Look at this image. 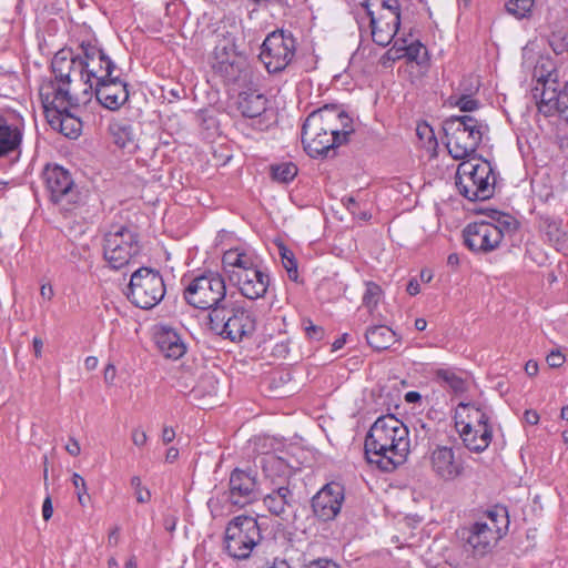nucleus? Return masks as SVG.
<instances>
[{"label":"nucleus","mask_w":568,"mask_h":568,"mask_svg":"<svg viewBox=\"0 0 568 568\" xmlns=\"http://www.w3.org/2000/svg\"><path fill=\"white\" fill-rule=\"evenodd\" d=\"M354 133L353 119L336 104H325L311 112L302 126V143L312 158L327 152L348 141Z\"/></svg>","instance_id":"obj_1"},{"label":"nucleus","mask_w":568,"mask_h":568,"mask_svg":"<svg viewBox=\"0 0 568 568\" xmlns=\"http://www.w3.org/2000/svg\"><path fill=\"white\" fill-rule=\"evenodd\" d=\"M364 448L368 463L384 471H393L409 454V430L393 414L383 415L371 426Z\"/></svg>","instance_id":"obj_2"},{"label":"nucleus","mask_w":568,"mask_h":568,"mask_svg":"<svg viewBox=\"0 0 568 568\" xmlns=\"http://www.w3.org/2000/svg\"><path fill=\"white\" fill-rule=\"evenodd\" d=\"M211 68L225 85L246 87L253 82L254 69L236 47V37L226 30L216 31Z\"/></svg>","instance_id":"obj_3"},{"label":"nucleus","mask_w":568,"mask_h":568,"mask_svg":"<svg viewBox=\"0 0 568 568\" xmlns=\"http://www.w3.org/2000/svg\"><path fill=\"white\" fill-rule=\"evenodd\" d=\"M443 130L448 153L455 160H464L477 151L487 124L473 115H452L444 120Z\"/></svg>","instance_id":"obj_4"},{"label":"nucleus","mask_w":568,"mask_h":568,"mask_svg":"<svg viewBox=\"0 0 568 568\" xmlns=\"http://www.w3.org/2000/svg\"><path fill=\"white\" fill-rule=\"evenodd\" d=\"M455 179L459 193L469 201H486L494 196L496 178L486 160L464 159L457 166Z\"/></svg>","instance_id":"obj_5"},{"label":"nucleus","mask_w":568,"mask_h":568,"mask_svg":"<svg viewBox=\"0 0 568 568\" xmlns=\"http://www.w3.org/2000/svg\"><path fill=\"white\" fill-rule=\"evenodd\" d=\"M509 525L508 513L504 507H494L475 521L468 529L467 545L474 556L484 557L490 552L506 535Z\"/></svg>","instance_id":"obj_6"},{"label":"nucleus","mask_w":568,"mask_h":568,"mask_svg":"<svg viewBox=\"0 0 568 568\" xmlns=\"http://www.w3.org/2000/svg\"><path fill=\"white\" fill-rule=\"evenodd\" d=\"M262 540L261 528L255 517L239 515L225 527L223 550L235 560H246Z\"/></svg>","instance_id":"obj_7"},{"label":"nucleus","mask_w":568,"mask_h":568,"mask_svg":"<svg viewBox=\"0 0 568 568\" xmlns=\"http://www.w3.org/2000/svg\"><path fill=\"white\" fill-rule=\"evenodd\" d=\"M78 77L84 85L85 99H91L92 87L119 71L104 50L92 42L82 41L78 47Z\"/></svg>","instance_id":"obj_8"},{"label":"nucleus","mask_w":568,"mask_h":568,"mask_svg":"<svg viewBox=\"0 0 568 568\" xmlns=\"http://www.w3.org/2000/svg\"><path fill=\"white\" fill-rule=\"evenodd\" d=\"M209 327L223 338L239 343L253 335L256 320L253 313L244 307L233 306L227 310L222 306L209 313Z\"/></svg>","instance_id":"obj_9"},{"label":"nucleus","mask_w":568,"mask_h":568,"mask_svg":"<svg viewBox=\"0 0 568 568\" xmlns=\"http://www.w3.org/2000/svg\"><path fill=\"white\" fill-rule=\"evenodd\" d=\"M226 285L219 273L209 272L192 278L183 290L185 302L194 308L212 311L221 308L225 300Z\"/></svg>","instance_id":"obj_10"},{"label":"nucleus","mask_w":568,"mask_h":568,"mask_svg":"<svg viewBox=\"0 0 568 568\" xmlns=\"http://www.w3.org/2000/svg\"><path fill=\"white\" fill-rule=\"evenodd\" d=\"M164 295L165 284L158 270L142 266L132 273L126 296L136 307L150 310L158 305Z\"/></svg>","instance_id":"obj_11"},{"label":"nucleus","mask_w":568,"mask_h":568,"mask_svg":"<svg viewBox=\"0 0 568 568\" xmlns=\"http://www.w3.org/2000/svg\"><path fill=\"white\" fill-rule=\"evenodd\" d=\"M140 236L131 226H112L104 235L103 255L114 270L128 265L134 256L140 254Z\"/></svg>","instance_id":"obj_12"},{"label":"nucleus","mask_w":568,"mask_h":568,"mask_svg":"<svg viewBox=\"0 0 568 568\" xmlns=\"http://www.w3.org/2000/svg\"><path fill=\"white\" fill-rule=\"evenodd\" d=\"M296 41L291 33L274 31L270 33L260 52V60L270 73L285 70L295 57Z\"/></svg>","instance_id":"obj_13"},{"label":"nucleus","mask_w":568,"mask_h":568,"mask_svg":"<svg viewBox=\"0 0 568 568\" xmlns=\"http://www.w3.org/2000/svg\"><path fill=\"white\" fill-rule=\"evenodd\" d=\"M43 179L50 200L64 210L79 203L81 196L71 173L60 165H47Z\"/></svg>","instance_id":"obj_14"},{"label":"nucleus","mask_w":568,"mask_h":568,"mask_svg":"<svg viewBox=\"0 0 568 568\" xmlns=\"http://www.w3.org/2000/svg\"><path fill=\"white\" fill-rule=\"evenodd\" d=\"M39 95L45 114L57 110L77 109L90 101L84 94L80 97L72 84L54 79L42 81Z\"/></svg>","instance_id":"obj_15"},{"label":"nucleus","mask_w":568,"mask_h":568,"mask_svg":"<svg viewBox=\"0 0 568 568\" xmlns=\"http://www.w3.org/2000/svg\"><path fill=\"white\" fill-rule=\"evenodd\" d=\"M534 98L540 99L538 110L545 116L559 113L568 122V82L560 85L557 79L549 73L541 82V88H535Z\"/></svg>","instance_id":"obj_16"},{"label":"nucleus","mask_w":568,"mask_h":568,"mask_svg":"<svg viewBox=\"0 0 568 568\" xmlns=\"http://www.w3.org/2000/svg\"><path fill=\"white\" fill-rule=\"evenodd\" d=\"M344 501V486L336 481L324 485L312 498L314 516L322 521L336 518Z\"/></svg>","instance_id":"obj_17"},{"label":"nucleus","mask_w":568,"mask_h":568,"mask_svg":"<svg viewBox=\"0 0 568 568\" xmlns=\"http://www.w3.org/2000/svg\"><path fill=\"white\" fill-rule=\"evenodd\" d=\"M464 243L473 252L488 253L501 243V233L493 223L479 221L468 224L464 232Z\"/></svg>","instance_id":"obj_18"},{"label":"nucleus","mask_w":568,"mask_h":568,"mask_svg":"<svg viewBox=\"0 0 568 568\" xmlns=\"http://www.w3.org/2000/svg\"><path fill=\"white\" fill-rule=\"evenodd\" d=\"M429 463L435 477L445 483L458 479L465 471L464 460L455 456L452 447L436 446L430 452Z\"/></svg>","instance_id":"obj_19"},{"label":"nucleus","mask_w":568,"mask_h":568,"mask_svg":"<svg viewBox=\"0 0 568 568\" xmlns=\"http://www.w3.org/2000/svg\"><path fill=\"white\" fill-rule=\"evenodd\" d=\"M262 264L263 260L250 247H232L226 250L222 256V270L229 282Z\"/></svg>","instance_id":"obj_20"},{"label":"nucleus","mask_w":568,"mask_h":568,"mask_svg":"<svg viewBox=\"0 0 568 568\" xmlns=\"http://www.w3.org/2000/svg\"><path fill=\"white\" fill-rule=\"evenodd\" d=\"M93 93L97 100L111 111L119 110L129 100L128 83L121 79L120 74L114 73L105 80L93 84Z\"/></svg>","instance_id":"obj_21"},{"label":"nucleus","mask_w":568,"mask_h":568,"mask_svg":"<svg viewBox=\"0 0 568 568\" xmlns=\"http://www.w3.org/2000/svg\"><path fill=\"white\" fill-rule=\"evenodd\" d=\"M271 277L266 267L262 265L253 268L230 282L239 293L251 301L265 296L270 286Z\"/></svg>","instance_id":"obj_22"},{"label":"nucleus","mask_w":568,"mask_h":568,"mask_svg":"<svg viewBox=\"0 0 568 568\" xmlns=\"http://www.w3.org/2000/svg\"><path fill=\"white\" fill-rule=\"evenodd\" d=\"M256 478L252 473L235 468L229 480V500L232 505L244 507L255 499Z\"/></svg>","instance_id":"obj_23"},{"label":"nucleus","mask_w":568,"mask_h":568,"mask_svg":"<svg viewBox=\"0 0 568 568\" xmlns=\"http://www.w3.org/2000/svg\"><path fill=\"white\" fill-rule=\"evenodd\" d=\"M372 38L379 47H387L395 38L400 27V13L371 12Z\"/></svg>","instance_id":"obj_24"},{"label":"nucleus","mask_w":568,"mask_h":568,"mask_svg":"<svg viewBox=\"0 0 568 568\" xmlns=\"http://www.w3.org/2000/svg\"><path fill=\"white\" fill-rule=\"evenodd\" d=\"M261 467L264 477L262 483L264 488L292 484L291 467L282 457L266 454L261 457Z\"/></svg>","instance_id":"obj_25"},{"label":"nucleus","mask_w":568,"mask_h":568,"mask_svg":"<svg viewBox=\"0 0 568 568\" xmlns=\"http://www.w3.org/2000/svg\"><path fill=\"white\" fill-rule=\"evenodd\" d=\"M263 496V505L273 516L285 518L287 509L295 505L291 485L267 487Z\"/></svg>","instance_id":"obj_26"},{"label":"nucleus","mask_w":568,"mask_h":568,"mask_svg":"<svg viewBox=\"0 0 568 568\" xmlns=\"http://www.w3.org/2000/svg\"><path fill=\"white\" fill-rule=\"evenodd\" d=\"M51 72L54 80L73 85V78L78 77V51L61 49L52 58Z\"/></svg>","instance_id":"obj_27"},{"label":"nucleus","mask_w":568,"mask_h":568,"mask_svg":"<svg viewBox=\"0 0 568 568\" xmlns=\"http://www.w3.org/2000/svg\"><path fill=\"white\" fill-rule=\"evenodd\" d=\"M237 110L244 118L257 119L263 124V116L268 108V100L256 90L243 91L237 98Z\"/></svg>","instance_id":"obj_28"},{"label":"nucleus","mask_w":568,"mask_h":568,"mask_svg":"<svg viewBox=\"0 0 568 568\" xmlns=\"http://www.w3.org/2000/svg\"><path fill=\"white\" fill-rule=\"evenodd\" d=\"M73 110H57L45 114L50 126L70 139H77L82 129V122L74 114Z\"/></svg>","instance_id":"obj_29"},{"label":"nucleus","mask_w":568,"mask_h":568,"mask_svg":"<svg viewBox=\"0 0 568 568\" xmlns=\"http://www.w3.org/2000/svg\"><path fill=\"white\" fill-rule=\"evenodd\" d=\"M463 443L467 449L474 453H483L486 450L493 439L491 427H470L465 424L457 429Z\"/></svg>","instance_id":"obj_30"},{"label":"nucleus","mask_w":568,"mask_h":568,"mask_svg":"<svg viewBox=\"0 0 568 568\" xmlns=\"http://www.w3.org/2000/svg\"><path fill=\"white\" fill-rule=\"evenodd\" d=\"M155 343L166 358L179 359L186 352V346L181 336L169 327H161L155 333Z\"/></svg>","instance_id":"obj_31"},{"label":"nucleus","mask_w":568,"mask_h":568,"mask_svg":"<svg viewBox=\"0 0 568 568\" xmlns=\"http://www.w3.org/2000/svg\"><path fill=\"white\" fill-rule=\"evenodd\" d=\"M456 429L469 424L470 427H491L489 416L474 403H459L454 414Z\"/></svg>","instance_id":"obj_32"},{"label":"nucleus","mask_w":568,"mask_h":568,"mask_svg":"<svg viewBox=\"0 0 568 568\" xmlns=\"http://www.w3.org/2000/svg\"><path fill=\"white\" fill-rule=\"evenodd\" d=\"M538 227L546 240L557 250L568 245V234L562 229V220L550 215H539Z\"/></svg>","instance_id":"obj_33"},{"label":"nucleus","mask_w":568,"mask_h":568,"mask_svg":"<svg viewBox=\"0 0 568 568\" xmlns=\"http://www.w3.org/2000/svg\"><path fill=\"white\" fill-rule=\"evenodd\" d=\"M387 55L392 60L406 57L409 61L423 64L426 60L427 50L419 41L407 45L406 39L398 38L395 40L394 45L387 51Z\"/></svg>","instance_id":"obj_34"},{"label":"nucleus","mask_w":568,"mask_h":568,"mask_svg":"<svg viewBox=\"0 0 568 568\" xmlns=\"http://www.w3.org/2000/svg\"><path fill=\"white\" fill-rule=\"evenodd\" d=\"M432 374L435 382L456 395L467 390V381L455 368H436Z\"/></svg>","instance_id":"obj_35"},{"label":"nucleus","mask_w":568,"mask_h":568,"mask_svg":"<svg viewBox=\"0 0 568 568\" xmlns=\"http://www.w3.org/2000/svg\"><path fill=\"white\" fill-rule=\"evenodd\" d=\"M365 337L367 344L377 352L388 349L397 341L396 333L386 325L368 327Z\"/></svg>","instance_id":"obj_36"},{"label":"nucleus","mask_w":568,"mask_h":568,"mask_svg":"<svg viewBox=\"0 0 568 568\" xmlns=\"http://www.w3.org/2000/svg\"><path fill=\"white\" fill-rule=\"evenodd\" d=\"M109 132L112 141L121 149H128L130 152L135 149V139L131 124L125 121H114L109 125Z\"/></svg>","instance_id":"obj_37"},{"label":"nucleus","mask_w":568,"mask_h":568,"mask_svg":"<svg viewBox=\"0 0 568 568\" xmlns=\"http://www.w3.org/2000/svg\"><path fill=\"white\" fill-rule=\"evenodd\" d=\"M21 138V131L0 116V158L14 151L20 145Z\"/></svg>","instance_id":"obj_38"},{"label":"nucleus","mask_w":568,"mask_h":568,"mask_svg":"<svg viewBox=\"0 0 568 568\" xmlns=\"http://www.w3.org/2000/svg\"><path fill=\"white\" fill-rule=\"evenodd\" d=\"M548 42L556 54L568 51V27L558 24L551 26Z\"/></svg>","instance_id":"obj_39"},{"label":"nucleus","mask_w":568,"mask_h":568,"mask_svg":"<svg viewBox=\"0 0 568 568\" xmlns=\"http://www.w3.org/2000/svg\"><path fill=\"white\" fill-rule=\"evenodd\" d=\"M273 180L281 183L291 182L297 174V166L292 162H285L271 166Z\"/></svg>","instance_id":"obj_40"},{"label":"nucleus","mask_w":568,"mask_h":568,"mask_svg":"<svg viewBox=\"0 0 568 568\" xmlns=\"http://www.w3.org/2000/svg\"><path fill=\"white\" fill-rule=\"evenodd\" d=\"M364 7L367 13L388 12L400 13L399 0H365Z\"/></svg>","instance_id":"obj_41"},{"label":"nucleus","mask_w":568,"mask_h":568,"mask_svg":"<svg viewBox=\"0 0 568 568\" xmlns=\"http://www.w3.org/2000/svg\"><path fill=\"white\" fill-rule=\"evenodd\" d=\"M532 7L534 0H508L506 2L507 12L517 19L529 17Z\"/></svg>","instance_id":"obj_42"},{"label":"nucleus","mask_w":568,"mask_h":568,"mask_svg":"<svg viewBox=\"0 0 568 568\" xmlns=\"http://www.w3.org/2000/svg\"><path fill=\"white\" fill-rule=\"evenodd\" d=\"M450 105L457 106L463 112H473L479 109L480 102L471 97L470 93H463L459 97L450 95L448 99Z\"/></svg>","instance_id":"obj_43"},{"label":"nucleus","mask_w":568,"mask_h":568,"mask_svg":"<svg viewBox=\"0 0 568 568\" xmlns=\"http://www.w3.org/2000/svg\"><path fill=\"white\" fill-rule=\"evenodd\" d=\"M365 286L366 290L363 295V305L366 306L369 312H373L381 300L383 291L381 286L374 282H366Z\"/></svg>","instance_id":"obj_44"},{"label":"nucleus","mask_w":568,"mask_h":568,"mask_svg":"<svg viewBox=\"0 0 568 568\" xmlns=\"http://www.w3.org/2000/svg\"><path fill=\"white\" fill-rule=\"evenodd\" d=\"M281 257H282V264L287 272L288 278L293 282H297V280H298L297 262H296L292 251L287 250L284 246L281 247Z\"/></svg>","instance_id":"obj_45"},{"label":"nucleus","mask_w":568,"mask_h":568,"mask_svg":"<svg viewBox=\"0 0 568 568\" xmlns=\"http://www.w3.org/2000/svg\"><path fill=\"white\" fill-rule=\"evenodd\" d=\"M493 226L498 229L501 233V239L505 234L515 233L518 230V221L509 214L501 215L497 223H493Z\"/></svg>","instance_id":"obj_46"},{"label":"nucleus","mask_w":568,"mask_h":568,"mask_svg":"<svg viewBox=\"0 0 568 568\" xmlns=\"http://www.w3.org/2000/svg\"><path fill=\"white\" fill-rule=\"evenodd\" d=\"M72 484L75 488L79 504L84 507L90 500L84 478L81 475L74 473L72 475Z\"/></svg>","instance_id":"obj_47"},{"label":"nucleus","mask_w":568,"mask_h":568,"mask_svg":"<svg viewBox=\"0 0 568 568\" xmlns=\"http://www.w3.org/2000/svg\"><path fill=\"white\" fill-rule=\"evenodd\" d=\"M204 388H209L207 393L211 395V394H216L217 392V381L213 377V376H205L203 377L200 383L192 388V393L194 394V396H200L203 392Z\"/></svg>","instance_id":"obj_48"},{"label":"nucleus","mask_w":568,"mask_h":568,"mask_svg":"<svg viewBox=\"0 0 568 568\" xmlns=\"http://www.w3.org/2000/svg\"><path fill=\"white\" fill-rule=\"evenodd\" d=\"M131 486L134 489L138 503L145 504L150 501L151 493L149 489L142 487L141 478L139 476H133L131 478Z\"/></svg>","instance_id":"obj_49"},{"label":"nucleus","mask_w":568,"mask_h":568,"mask_svg":"<svg viewBox=\"0 0 568 568\" xmlns=\"http://www.w3.org/2000/svg\"><path fill=\"white\" fill-rule=\"evenodd\" d=\"M304 332L312 341H321L324 337V328L313 324L310 320L304 322Z\"/></svg>","instance_id":"obj_50"},{"label":"nucleus","mask_w":568,"mask_h":568,"mask_svg":"<svg viewBox=\"0 0 568 568\" xmlns=\"http://www.w3.org/2000/svg\"><path fill=\"white\" fill-rule=\"evenodd\" d=\"M302 568H341V566L331 559L317 558L304 564Z\"/></svg>","instance_id":"obj_51"},{"label":"nucleus","mask_w":568,"mask_h":568,"mask_svg":"<svg viewBox=\"0 0 568 568\" xmlns=\"http://www.w3.org/2000/svg\"><path fill=\"white\" fill-rule=\"evenodd\" d=\"M565 361V355L559 351H551L546 357V362L551 368L561 367Z\"/></svg>","instance_id":"obj_52"},{"label":"nucleus","mask_w":568,"mask_h":568,"mask_svg":"<svg viewBox=\"0 0 568 568\" xmlns=\"http://www.w3.org/2000/svg\"><path fill=\"white\" fill-rule=\"evenodd\" d=\"M414 429L417 434V437L425 439L428 438L432 434V427L426 424L423 419H417L414 424Z\"/></svg>","instance_id":"obj_53"},{"label":"nucleus","mask_w":568,"mask_h":568,"mask_svg":"<svg viewBox=\"0 0 568 568\" xmlns=\"http://www.w3.org/2000/svg\"><path fill=\"white\" fill-rule=\"evenodd\" d=\"M131 438H132L133 444L139 447L144 446L148 440V436H146L145 432L141 428H134L132 430Z\"/></svg>","instance_id":"obj_54"},{"label":"nucleus","mask_w":568,"mask_h":568,"mask_svg":"<svg viewBox=\"0 0 568 568\" xmlns=\"http://www.w3.org/2000/svg\"><path fill=\"white\" fill-rule=\"evenodd\" d=\"M65 450L71 455V456H79L80 453H81V447H80V444L79 442L71 437L69 439V443L65 445Z\"/></svg>","instance_id":"obj_55"},{"label":"nucleus","mask_w":568,"mask_h":568,"mask_svg":"<svg viewBox=\"0 0 568 568\" xmlns=\"http://www.w3.org/2000/svg\"><path fill=\"white\" fill-rule=\"evenodd\" d=\"M343 203L349 213H352L353 215L357 214L358 203L353 196L344 197Z\"/></svg>","instance_id":"obj_56"},{"label":"nucleus","mask_w":568,"mask_h":568,"mask_svg":"<svg viewBox=\"0 0 568 568\" xmlns=\"http://www.w3.org/2000/svg\"><path fill=\"white\" fill-rule=\"evenodd\" d=\"M40 295L43 300L51 301L54 296V291L51 284L45 283L41 285Z\"/></svg>","instance_id":"obj_57"},{"label":"nucleus","mask_w":568,"mask_h":568,"mask_svg":"<svg viewBox=\"0 0 568 568\" xmlns=\"http://www.w3.org/2000/svg\"><path fill=\"white\" fill-rule=\"evenodd\" d=\"M52 514H53V508H52L51 498L47 497L42 505L43 519L49 520L52 517Z\"/></svg>","instance_id":"obj_58"},{"label":"nucleus","mask_w":568,"mask_h":568,"mask_svg":"<svg viewBox=\"0 0 568 568\" xmlns=\"http://www.w3.org/2000/svg\"><path fill=\"white\" fill-rule=\"evenodd\" d=\"M406 291L409 295L415 296L420 292V284L416 278L409 280Z\"/></svg>","instance_id":"obj_59"},{"label":"nucleus","mask_w":568,"mask_h":568,"mask_svg":"<svg viewBox=\"0 0 568 568\" xmlns=\"http://www.w3.org/2000/svg\"><path fill=\"white\" fill-rule=\"evenodd\" d=\"M525 420L529 425H536L539 422V415L536 410L527 409L524 414Z\"/></svg>","instance_id":"obj_60"},{"label":"nucleus","mask_w":568,"mask_h":568,"mask_svg":"<svg viewBox=\"0 0 568 568\" xmlns=\"http://www.w3.org/2000/svg\"><path fill=\"white\" fill-rule=\"evenodd\" d=\"M175 438V432L173 428L165 426L162 430V442L164 444H170Z\"/></svg>","instance_id":"obj_61"},{"label":"nucleus","mask_w":568,"mask_h":568,"mask_svg":"<svg viewBox=\"0 0 568 568\" xmlns=\"http://www.w3.org/2000/svg\"><path fill=\"white\" fill-rule=\"evenodd\" d=\"M525 372L528 376H535L538 373V363L530 359L525 365Z\"/></svg>","instance_id":"obj_62"},{"label":"nucleus","mask_w":568,"mask_h":568,"mask_svg":"<svg viewBox=\"0 0 568 568\" xmlns=\"http://www.w3.org/2000/svg\"><path fill=\"white\" fill-rule=\"evenodd\" d=\"M119 531H120V528L118 526H115L109 532V536H108V544H109V546H116L118 545V542H119Z\"/></svg>","instance_id":"obj_63"},{"label":"nucleus","mask_w":568,"mask_h":568,"mask_svg":"<svg viewBox=\"0 0 568 568\" xmlns=\"http://www.w3.org/2000/svg\"><path fill=\"white\" fill-rule=\"evenodd\" d=\"M422 400V395L418 392L410 390L405 394V402L413 404Z\"/></svg>","instance_id":"obj_64"}]
</instances>
